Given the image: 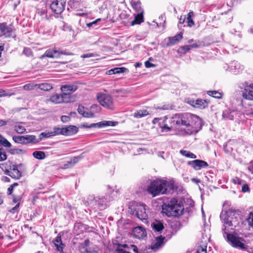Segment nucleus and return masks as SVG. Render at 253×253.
Here are the masks:
<instances>
[{
    "instance_id": "nucleus-45",
    "label": "nucleus",
    "mask_w": 253,
    "mask_h": 253,
    "mask_svg": "<svg viewBox=\"0 0 253 253\" xmlns=\"http://www.w3.org/2000/svg\"><path fill=\"white\" fill-rule=\"evenodd\" d=\"M113 69L115 74L124 73L126 70V69L125 67H118L114 68Z\"/></svg>"
},
{
    "instance_id": "nucleus-49",
    "label": "nucleus",
    "mask_w": 253,
    "mask_h": 253,
    "mask_svg": "<svg viewBox=\"0 0 253 253\" xmlns=\"http://www.w3.org/2000/svg\"><path fill=\"white\" fill-rule=\"evenodd\" d=\"M18 185V183L17 182H15V183H13V184L11 185L10 186V187H8L7 189V194L11 195L13 192L14 187L15 186H17Z\"/></svg>"
},
{
    "instance_id": "nucleus-18",
    "label": "nucleus",
    "mask_w": 253,
    "mask_h": 253,
    "mask_svg": "<svg viewBox=\"0 0 253 253\" xmlns=\"http://www.w3.org/2000/svg\"><path fill=\"white\" fill-rule=\"evenodd\" d=\"M78 131V128L75 126L70 125L63 127V135L69 136L75 134Z\"/></svg>"
},
{
    "instance_id": "nucleus-54",
    "label": "nucleus",
    "mask_w": 253,
    "mask_h": 253,
    "mask_svg": "<svg viewBox=\"0 0 253 253\" xmlns=\"http://www.w3.org/2000/svg\"><path fill=\"white\" fill-rule=\"evenodd\" d=\"M73 166L71 161H67L66 164H65L62 168L64 169H67L70 168H72Z\"/></svg>"
},
{
    "instance_id": "nucleus-13",
    "label": "nucleus",
    "mask_w": 253,
    "mask_h": 253,
    "mask_svg": "<svg viewBox=\"0 0 253 253\" xmlns=\"http://www.w3.org/2000/svg\"><path fill=\"white\" fill-rule=\"evenodd\" d=\"M239 113L236 110L228 109L222 113V118L225 120H233L238 116Z\"/></svg>"
},
{
    "instance_id": "nucleus-26",
    "label": "nucleus",
    "mask_w": 253,
    "mask_h": 253,
    "mask_svg": "<svg viewBox=\"0 0 253 253\" xmlns=\"http://www.w3.org/2000/svg\"><path fill=\"white\" fill-rule=\"evenodd\" d=\"M38 88L43 91H49L52 89L53 86L51 84L42 83L38 84Z\"/></svg>"
},
{
    "instance_id": "nucleus-61",
    "label": "nucleus",
    "mask_w": 253,
    "mask_h": 253,
    "mask_svg": "<svg viewBox=\"0 0 253 253\" xmlns=\"http://www.w3.org/2000/svg\"><path fill=\"white\" fill-rule=\"evenodd\" d=\"M242 191L243 192H246L249 191V187L247 184H244L242 188Z\"/></svg>"
},
{
    "instance_id": "nucleus-37",
    "label": "nucleus",
    "mask_w": 253,
    "mask_h": 253,
    "mask_svg": "<svg viewBox=\"0 0 253 253\" xmlns=\"http://www.w3.org/2000/svg\"><path fill=\"white\" fill-rule=\"evenodd\" d=\"M190 49L189 45H186L180 47L177 51L178 53L181 54H185L186 52L189 51Z\"/></svg>"
},
{
    "instance_id": "nucleus-2",
    "label": "nucleus",
    "mask_w": 253,
    "mask_h": 253,
    "mask_svg": "<svg viewBox=\"0 0 253 253\" xmlns=\"http://www.w3.org/2000/svg\"><path fill=\"white\" fill-rule=\"evenodd\" d=\"M220 219L223 224L222 228L223 236L226 235L227 240L232 246L241 249H245V245L241 241V238L229 234L226 230L228 227H236L239 224V215L232 210L222 211L220 215Z\"/></svg>"
},
{
    "instance_id": "nucleus-27",
    "label": "nucleus",
    "mask_w": 253,
    "mask_h": 253,
    "mask_svg": "<svg viewBox=\"0 0 253 253\" xmlns=\"http://www.w3.org/2000/svg\"><path fill=\"white\" fill-rule=\"evenodd\" d=\"M142 22V11L138 13L134 18V19L131 22V25L133 26L136 24H140Z\"/></svg>"
},
{
    "instance_id": "nucleus-1",
    "label": "nucleus",
    "mask_w": 253,
    "mask_h": 253,
    "mask_svg": "<svg viewBox=\"0 0 253 253\" xmlns=\"http://www.w3.org/2000/svg\"><path fill=\"white\" fill-rule=\"evenodd\" d=\"M169 123L160 125V131L167 132L173 128L180 135L195 134L201 128L202 120L196 115L184 113H177L169 118H165Z\"/></svg>"
},
{
    "instance_id": "nucleus-42",
    "label": "nucleus",
    "mask_w": 253,
    "mask_h": 253,
    "mask_svg": "<svg viewBox=\"0 0 253 253\" xmlns=\"http://www.w3.org/2000/svg\"><path fill=\"white\" fill-rule=\"evenodd\" d=\"M141 3L140 1L133 2L132 3V7L136 10L139 11L141 9Z\"/></svg>"
},
{
    "instance_id": "nucleus-57",
    "label": "nucleus",
    "mask_w": 253,
    "mask_h": 253,
    "mask_svg": "<svg viewBox=\"0 0 253 253\" xmlns=\"http://www.w3.org/2000/svg\"><path fill=\"white\" fill-rule=\"evenodd\" d=\"M187 21L189 27H191L194 25V22L192 18H187Z\"/></svg>"
},
{
    "instance_id": "nucleus-19",
    "label": "nucleus",
    "mask_w": 253,
    "mask_h": 253,
    "mask_svg": "<svg viewBox=\"0 0 253 253\" xmlns=\"http://www.w3.org/2000/svg\"><path fill=\"white\" fill-rule=\"evenodd\" d=\"M61 89L62 92H66L71 95L77 89V86L73 84H66L62 86Z\"/></svg>"
},
{
    "instance_id": "nucleus-24",
    "label": "nucleus",
    "mask_w": 253,
    "mask_h": 253,
    "mask_svg": "<svg viewBox=\"0 0 253 253\" xmlns=\"http://www.w3.org/2000/svg\"><path fill=\"white\" fill-rule=\"evenodd\" d=\"M182 39V32L179 33V34L176 35L175 36L169 37V43L168 44V45H172L175 44L176 42H179L180 40Z\"/></svg>"
},
{
    "instance_id": "nucleus-39",
    "label": "nucleus",
    "mask_w": 253,
    "mask_h": 253,
    "mask_svg": "<svg viewBox=\"0 0 253 253\" xmlns=\"http://www.w3.org/2000/svg\"><path fill=\"white\" fill-rule=\"evenodd\" d=\"M208 94L216 98H220L222 97V94L217 91H209Z\"/></svg>"
},
{
    "instance_id": "nucleus-44",
    "label": "nucleus",
    "mask_w": 253,
    "mask_h": 253,
    "mask_svg": "<svg viewBox=\"0 0 253 253\" xmlns=\"http://www.w3.org/2000/svg\"><path fill=\"white\" fill-rule=\"evenodd\" d=\"M197 253H207V246L202 245L198 247Z\"/></svg>"
},
{
    "instance_id": "nucleus-64",
    "label": "nucleus",
    "mask_w": 253,
    "mask_h": 253,
    "mask_svg": "<svg viewBox=\"0 0 253 253\" xmlns=\"http://www.w3.org/2000/svg\"><path fill=\"white\" fill-rule=\"evenodd\" d=\"M152 23L153 24H151L152 28H156V27L160 26V24H161V22L159 24L158 23L154 21H153Z\"/></svg>"
},
{
    "instance_id": "nucleus-12",
    "label": "nucleus",
    "mask_w": 253,
    "mask_h": 253,
    "mask_svg": "<svg viewBox=\"0 0 253 253\" xmlns=\"http://www.w3.org/2000/svg\"><path fill=\"white\" fill-rule=\"evenodd\" d=\"M118 122L111 121H104L97 123L96 124H91L89 126L84 124V126L85 127L89 128L97 126L99 128L107 126H114L118 125Z\"/></svg>"
},
{
    "instance_id": "nucleus-35",
    "label": "nucleus",
    "mask_w": 253,
    "mask_h": 253,
    "mask_svg": "<svg viewBox=\"0 0 253 253\" xmlns=\"http://www.w3.org/2000/svg\"><path fill=\"white\" fill-rule=\"evenodd\" d=\"M62 99L63 100V103H68L70 102L71 95L66 92H62L61 94Z\"/></svg>"
},
{
    "instance_id": "nucleus-47",
    "label": "nucleus",
    "mask_w": 253,
    "mask_h": 253,
    "mask_svg": "<svg viewBox=\"0 0 253 253\" xmlns=\"http://www.w3.org/2000/svg\"><path fill=\"white\" fill-rule=\"evenodd\" d=\"M245 114L251 119H253V109L250 108L245 111Z\"/></svg>"
},
{
    "instance_id": "nucleus-7",
    "label": "nucleus",
    "mask_w": 253,
    "mask_h": 253,
    "mask_svg": "<svg viewBox=\"0 0 253 253\" xmlns=\"http://www.w3.org/2000/svg\"><path fill=\"white\" fill-rule=\"evenodd\" d=\"M50 8L55 14H61L65 9L66 1L64 0H50Z\"/></svg>"
},
{
    "instance_id": "nucleus-33",
    "label": "nucleus",
    "mask_w": 253,
    "mask_h": 253,
    "mask_svg": "<svg viewBox=\"0 0 253 253\" xmlns=\"http://www.w3.org/2000/svg\"><path fill=\"white\" fill-rule=\"evenodd\" d=\"M38 84L31 83L25 84L23 86V89L26 90H31L37 87Z\"/></svg>"
},
{
    "instance_id": "nucleus-31",
    "label": "nucleus",
    "mask_w": 253,
    "mask_h": 253,
    "mask_svg": "<svg viewBox=\"0 0 253 253\" xmlns=\"http://www.w3.org/2000/svg\"><path fill=\"white\" fill-rule=\"evenodd\" d=\"M179 152L182 156L187 158H189L191 159H195L197 158L196 155L190 152V151H188L184 150H181Z\"/></svg>"
},
{
    "instance_id": "nucleus-56",
    "label": "nucleus",
    "mask_w": 253,
    "mask_h": 253,
    "mask_svg": "<svg viewBox=\"0 0 253 253\" xmlns=\"http://www.w3.org/2000/svg\"><path fill=\"white\" fill-rule=\"evenodd\" d=\"M23 53L27 56H29L32 54L31 50L29 48H25L23 50Z\"/></svg>"
},
{
    "instance_id": "nucleus-15",
    "label": "nucleus",
    "mask_w": 253,
    "mask_h": 253,
    "mask_svg": "<svg viewBox=\"0 0 253 253\" xmlns=\"http://www.w3.org/2000/svg\"><path fill=\"white\" fill-rule=\"evenodd\" d=\"M244 69L243 66L241 65L237 61H233L229 66H228V70L234 74H237L242 72Z\"/></svg>"
},
{
    "instance_id": "nucleus-3",
    "label": "nucleus",
    "mask_w": 253,
    "mask_h": 253,
    "mask_svg": "<svg viewBox=\"0 0 253 253\" xmlns=\"http://www.w3.org/2000/svg\"><path fill=\"white\" fill-rule=\"evenodd\" d=\"M174 188V183L171 181L156 179L151 182L147 190L148 193L154 197L171 193Z\"/></svg>"
},
{
    "instance_id": "nucleus-5",
    "label": "nucleus",
    "mask_w": 253,
    "mask_h": 253,
    "mask_svg": "<svg viewBox=\"0 0 253 253\" xmlns=\"http://www.w3.org/2000/svg\"><path fill=\"white\" fill-rule=\"evenodd\" d=\"M96 99L103 107L111 110L114 109L113 99L110 95L98 92L96 94Z\"/></svg>"
},
{
    "instance_id": "nucleus-43",
    "label": "nucleus",
    "mask_w": 253,
    "mask_h": 253,
    "mask_svg": "<svg viewBox=\"0 0 253 253\" xmlns=\"http://www.w3.org/2000/svg\"><path fill=\"white\" fill-rule=\"evenodd\" d=\"M249 225L253 228V213L250 212L247 218Z\"/></svg>"
},
{
    "instance_id": "nucleus-36",
    "label": "nucleus",
    "mask_w": 253,
    "mask_h": 253,
    "mask_svg": "<svg viewBox=\"0 0 253 253\" xmlns=\"http://www.w3.org/2000/svg\"><path fill=\"white\" fill-rule=\"evenodd\" d=\"M82 0H69L68 4L71 8H76L82 2Z\"/></svg>"
},
{
    "instance_id": "nucleus-52",
    "label": "nucleus",
    "mask_w": 253,
    "mask_h": 253,
    "mask_svg": "<svg viewBox=\"0 0 253 253\" xmlns=\"http://www.w3.org/2000/svg\"><path fill=\"white\" fill-rule=\"evenodd\" d=\"M22 149H12L10 150L9 152L11 154H19L20 152H23Z\"/></svg>"
},
{
    "instance_id": "nucleus-34",
    "label": "nucleus",
    "mask_w": 253,
    "mask_h": 253,
    "mask_svg": "<svg viewBox=\"0 0 253 253\" xmlns=\"http://www.w3.org/2000/svg\"><path fill=\"white\" fill-rule=\"evenodd\" d=\"M84 158V156L83 155V154H82L80 156L74 157L72 158L71 160V162L74 166L75 165L77 164L79 161H80L82 159H83Z\"/></svg>"
},
{
    "instance_id": "nucleus-21",
    "label": "nucleus",
    "mask_w": 253,
    "mask_h": 253,
    "mask_svg": "<svg viewBox=\"0 0 253 253\" xmlns=\"http://www.w3.org/2000/svg\"><path fill=\"white\" fill-rule=\"evenodd\" d=\"M53 243L56 247V249L58 251L63 252L65 245L62 243L61 237L60 236H57L54 239Z\"/></svg>"
},
{
    "instance_id": "nucleus-30",
    "label": "nucleus",
    "mask_w": 253,
    "mask_h": 253,
    "mask_svg": "<svg viewBox=\"0 0 253 253\" xmlns=\"http://www.w3.org/2000/svg\"><path fill=\"white\" fill-rule=\"evenodd\" d=\"M0 144L6 148L11 146V143L1 134H0Z\"/></svg>"
},
{
    "instance_id": "nucleus-58",
    "label": "nucleus",
    "mask_w": 253,
    "mask_h": 253,
    "mask_svg": "<svg viewBox=\"0 0 253 253\" xmlns=\"http://www.w3.org/2000/svg\"><path fill=\"white\" fill-rule=\"evenodd\" d=\"M94 54L93 53H91L84 54L81 55V57L83 58H89V57H94Z\"/></svg>"
},
{
    "instance_id": "nucleus-9",
    "label": "nucleus",
    "mask_w": 253,
    "mask_h": 253,
    "mask_svg": "<svg viewBox=\"0 0 253 253\" xmlns=\"http://www.w3.org/2000/svg\"><path fill=\"white\" fill-rule=\"evenodd\" d=\"M43 137H47V134L44 132L41 133L38 138L36 137V136L34 135L27 134L24 135V143L23 144L26 145L29 143H37L42 140Z\"/></svg>"
},
{
    "instance_id": "nucleus-4",
    "label": "nucleus",
    "mask_w": 253,
    "mask_h": 253,
    "mask_svg": "<svg viewBox=\"0 0 253 253\" xmlns=\"http://www.w3.org/2000/svg\"><path fill=\"white\" fill-rule=\"evenodd\" d=\"M184 210L183 206L174 198L169 203L162 206V212L168 216H178L181 215Z\"/></svg>"
},
{
    "instance_id": "nucleus-48",
    "label": "nucleus",
    "mask_w": 253,
    "mask_h": 253,
    "mask_svg": "<svg viewBox=\"0 0 253 253\" xmlns=\"http://www.w3.org/2000/svg\"><path fill=\"white\" fill-rule=\"evenodd\" d=\"M87 110V108L84 107L82 105H79L78 108V113L82 116H83V114H84V113H85V111Z\"/></svg>"
},
{
    "instance_id": "nucleus-53",
    "label": "nucleus",
    "mask_w": 253,
    "mask_h": 253,
    "mask_svg": "<svg viewBox=\"0 0 253 253\" xmlns=\"http://www.w3.org/2000/svg\"><path fill=\"white\" fill-rule=\"evenodd\" d=\"M170 108V106L169 105H163L162 106L156 107V108L157 109L163 110H168Z\"/></svg>"
},
{
    "instance_id": "nucleus-28",
    "label": "nucleus",
    "mask_w": 253,
    "mask_h": 253,
    "mask_svg": "<svg viewBox=\"0 0 253 253\" xmlns=\"http://www.w3.org/2000/svg\"><path fill=\"white\" fill-rule=\"evenodd\" d=\"M60 94H56L51 96L50 100L54 103H62L63 100Z\"/></svg>"
},
{
    "instance_id": "nucleus-32",
    "label": "nucleus",
    "mask_w": 253,
    "mask_h": 253,
    "mask_svg": "<svg viewBox=\"0 0 253 253\" xmlns=\"http://www.w3.org/2000/svg\"><path fill=\"white\" fill-rule=\"evenodd\" d=\"M12 140L16 143L23 144L24 135H14L12 137Z\"/></svg>"
},
{
    "instance_id": "nucleus-6",
    "label": "nucleus",
    "mask_w": 253,
    "mask_h": 253,
    "mask_svg": "<svg viewBox=\"0 0 253 253\" xmlns=\"http://www.w3.org/2000/svg\"><path fill=\"white\" fill-rule=\"evenodd\" d=\"M15 32L12 24L8 25L6 22L0 23V35L4 38H10Z\"/></svg>"
},
{
    "instance_id": "nucleus-62",
    "label": "nucleus",
    "mask_w": 253,
    "mask_h": 253,
    "mask_svg": "<svg viewBox=\"0 0 253 253\" xmlns=\"http://www.w3.org/2000/svg\"><path fill=\"white\" fill-rule=\"evenodd\" d=\"M13 200L12 201L13 203H16L19 201L21 200V198L20 197H16L14 195H12Z\"/></svg>"
},
{
    "instance_id": "nucleus-50",
    "label": "nucleus",
    "mask_w": 253,
    "mask_h": 253,
    "mask_svg": "<svg viewBox=\"0 0 253 253\" xmlns=\"http://www.w3.org/2000/svg\"><path fill=\"white\" fill-rule=\"evenodd\" d=\"M91 109L93 110V111L95 112V113H99L101 111V108L100 107L97 105V104H93L91 107Z\"/></svg>"
},
{
    "instance_id": "nucleus-11",
    "label": "nucleus",
    "mask_w": 253,
    "mask_h": 253,
    "mask_svg": "<svg viewBox=\"0 0 253 253\" xmlns=\"http://www.w3.org/2000/svg\"><path fill=\"white\" fill-rule=\"evenodd\" d=\"M187 164L192 167L195 170H199L203 168H207L209 166L208 164L206 162L201 160L188 161Z\"/></svg>"
},
{
    "instance_id": "nucleus-22",
    "label": "nucleus",
    "mask_w": 253,
    "mask_h": 253,
    "mask_svg": "<svg viewBox=\"0 0 253 253\" xmlns=\"http://www.w3.org/2000/svg\"><path fill=\"white\" fill-rule=\"evenodd\" d=\"M13 165L11 162L8 161L5 163L0 164V168L7 175L9 173V170L12 168V166Z\"/></svg>"
},
{
    "instance_id": "nucleus-20",
    "label": "nucleus",
    "mask_w": 253,
    "mask_h": 253,
    "mask_svg": "<svg viewBox=\"0 0 253 253\" xmlns=\"http://www.w3.org/2000/svg\"><path fill=\"white\" fill-rule=\"evenodd\" d=\"M131 235L135 238L140 239L142 238V226H138L132 229Z\"/></svg>"
},
{
    "instance_id": "nucleus-40",
    "label": "nucleus",
    "mask_w": 253,
    "mask_h": 253,
    "mask_svg": "<svg viewBox=\"0 0 253 253\" xmlns=\"http://www.w3.org/2000/svg\"><path fill=\"white\" fill-rule=\"evenodd\" d=\"M14 130L18 133H23L26 131V128L24 126L21 125H16L14 126Z\"/></svg>"
},
{
    "instance_id": "nucleus-59",
    "label": "nucleus",
    "mask_w": 253,
    "mask_h": 253,
    "mask_svg": "<svg viewBox=\"0 0 253 253\" xmlns=\"http://www.w3.org/2000/svg\"><path fill=\"white\" fill-rule=\"evenodd\" d=\"M134 117L137 118H141L142 117V111L140 110L137 111L136 113H135L134 114Z\"/></svg>"
},
{
    "instance_id": "nucleus-23",
    "label": "nucleus",
    "mask_w": 253,
    "mask_h": 253,
    "mask_svg": "<svg viewBox=\"0 0 253 253\" xmlns=\"http://www.w3.org/2000/svg\"><path fill=\"white\" fill-rule=\"evenodd\" d=\"M89 240L87 239L84 241V242L81 244L79 247V250L82 253H89V252L88 250L87 247L89 244Z\"/></svg>"
},
{
    "instance_id": "nucleus-63",
    "label": "nucleus",
    "mask_w": 253,
    "mask_h": 253,
    "mask_svg": "<svg viewBox=\"0 0 253 253\" xmlns=\"http://www.w3.org/2000/svg\"><path fill=\"white\" fill-rule=\"evenodd\" d=\"M185 18H186L185 16H184V17H182V16H180V17L179 18V24L178 25V27L179 26V24H182L184 23Z\"/></svg>"
},
{
    "instance_id": "nucleus-51",
    "label": "nucleus",
    "mask_w": 253,
    "mask_h": 253,
    "mask_svg": "<svg viewBox=\"0 0 253 253\" xmlns=\"http://www.w3.org/2000/svg\"><path fill=\"white\" fill-rule=\"evenodd\" d=\"M82 116L84 118H93L94 117V113H92L91 112L85 111V113H84V114H83V115Z\"/></svg>"
},
{
    "instance_id": "nucleus-10",
    "label": "nucleus",
    "mask_w": 253,
    "mask_h": 253,
    "mask_svg": "<svg viewBox=\"0 0 253 253\" xmlns=\"http://www.w3.org/2000/svg\"><path fill=\"white\" fill-rule=\"evenodd\" d=\"M61 55H72V53H67L63 50H57L56 48L49 49L45 51L43 57H46L48 58H59Z\"/></svg>"
},
{
    "instance_id": "nucleus-25",
    "label": "nucleus",
    "mask_w": 253,
    "mask_h": 253,
    "mask_svg": "<svg viewBox=\"0 0 253 253\" xmlns=\"http://www.w3.org/2000/svg\"><path fill=\"white\" fill-rule=\"evenodd\" d=\"M151 226L155 232H161V231L164 228L163 224L159 221H156L152 223Z\"/></svg>"
},
{
    "instance_id": "nucleus-60",
    "label": "nucleus",
    "mask_w": 253,
    "mask_h": 253,
    "mask_svg": "<svg viewBox=\"0 0 253 253\" xmlns=\"http://www.w3.org/2000/svg\"><path fill=\"white\" fill-rule=\"evenodd\" d=\"M145 66L146 68L154 67L156 66L155 65L150 63L149 61H147L145 62Z\"/></svg>"
},
{
    "instance_id": "nucleus-29",
    "label": "nucleus",
    "mask_w": 253,
    "mask_h": 253,
    "mask_svg": "<svg viewBox=\"0 0 253 253\" xmlns=\"http://www.w3.org/2000/svg\"><path fill=\"white\" fill-rule=\"evenodd\" d=\"M33 156L35 158L38 160H43L46 157L45 154L44 152L38 151L34 152Z\"/></svg>"
},
{
    "instance_id": "nucleus-38",
    "label": "nucleus",
    "mask_w": 253,
    "mask_h": 253,
    "mask_svg": "<svg viewBox=\"0 0 253 253\" xmlns=\"http://www.w3.org/2000/svg\"><path fill=\"white\" fill-rule=\"evenodd\" d=\"M7 155L4 149L0 147V162H3L7 159Z\"/></svg>"
},
{
    "instance_id": "nucleus-14",
    "label": "nucleus",
    "mask_w": 253,
    "mask_h": 253,
    "mask_svg": "<svg viewBox=\"0 0 253 253\" xmlns=\"http://www.w3.org/2000/svg\"><path fill=\"white\" fill-rule=\"evenodd\" d=\"M243 98L248 100H253V84L245 87L242 91Z\"/></svg>"
},
{
    "instance_id": "nucleus-17",
    "label": "nucleus",
    "mask_w": 253,
    "mask_h": 253,
    "mask_svg": "<svg viewBox=\"0 0 253 253\" xmlns=\"http://www.w3.org/2000/svg\"><path fill=\"white\" fill-rule=\"evenodd\" d=\"M188 102L193 107L200 109L205 108L208 106L207 102L203 99L190 100Z\"/></svg>"
},
{
    "instance_id": "nucleus-41",
    "label": "nucleus",
    "mask_w": 253,
    "mask_h": 253,
    "mask_svg": "<svg viewBox=\"0 0 253 253\" xmlns=\"http://www.w3.org/2000/svg\"><path fill=\"white\" fill-rule=\"evenodd\" d=\"M202 43V42L198 41L195 43L189 44V46L190 47V49L192 48H198L201 47L203 45Z\"/></svg>"
},
{
    "instance_id": "nucleus-16",
    "label": "nucleus",
    "mask_w": 253,
    "mask_h": 253,
    "mask_svg": "<svg viewBox=\"0 0 253 253\" xmlns=\"http://www.w3.org/2000/svg\"><path fill=\"white\" fill-rule=\"evenodd\" d=\"M7 175L14 179H19L22 176V173L18 169V166L14 165L12 166V168L9 170V173H7Z\"/></svg>"
},
{
    "instance_id": "nucleus-46",
    "label": "nucleus",
    "mask_w": 253,
    "mask_h": 253,
    "mask_svg": "<svg viewBox=\"0 0 253 253\" xmlns=\"http://www.w3.org/2000/svg\"><path fill=\"white\" fill-rule=\"evenodd\" d=\"M53 133L54 135L56 134H62L63 135V127H54L53 128Z\"/></svg>"
},
{
    "instance_id": "nucleus-55",
    "label": "nucleus",
    "mask_w": 253,
    "mask_h": 253,
    "mask_svg": "<svg viewBox=\"0 0 253 253\" xmlns=\"http://www.w3.org/2000/svg\"><path fill=\"white\" fill-rule=\"evenodd\" d=\"M61 120L63 123H67L70 120V118L67 116H62L61 117Z\"/></svg>"
},
{
    "instance_id": "nucleus-8",
    "label": "nucleus",
    "mask_w": 253,
    "mask_h": 253,
    "mask_svg": "<svg viewBox=\"0 0 253 253\" xmlns=\"http://www.w3.org/2000/svg\"><path fill=\"white\" fill-rule=\"evenodd\" d=\"M165 237H163L162 236H160L156 238L155 240L153 242L151 245L150 246L148 250H150L148 251L146 250V252H145V250H143V253H156L158 251L164 244V240L165 239Z\"/></svg>"
}]
</instances>
